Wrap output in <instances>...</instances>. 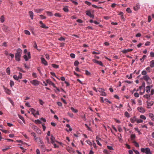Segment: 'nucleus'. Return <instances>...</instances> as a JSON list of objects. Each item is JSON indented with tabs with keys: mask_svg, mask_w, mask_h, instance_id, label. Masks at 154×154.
Instances as JSON below:
<instances>
[{
	"mask_svg": "<svg viewBox=\"0 0 154 154\" xmlns=\"http://www.w3.org/2000/svg\"><path fill=\"white\" fill-rule=\"evenodd\" d=\"M22 53V50L20 48H18L17 50V52L15 53V60L18 61H20V60L21 54Z\"/></svg>",
	"mask_w": 154,
	"mask_h": 154,
	"instance_id": "1",
	"label": "nucleus"
},
{
	"mask_svg": "<svg viewBox=\"0 0 154 154\" xmlns=\"http://www.w3.org/2000/svg\"><path fill=\"white\" fill-rule=\"evenodd\" d=\"M140 150L141 152L145 153L146 154H149L150 153V150L149 148H141Z\"/></svg>",
	"mask_w": 154,
	"mask_h": 154,
	"instance_id": "2",
	"label": "nucleus"
},
{
	"mask_svg": "<svg viewBox=\"0 0 154 154\" xmlns=\"http://www.w3.org/2000/svg\"><path fill=\"white\" fill-rule=\"evenodd\" d=\"M87 16H89L90 17L94 18V15L91 14V12L90 10H87L85 12Z\"/></svg>",
	"mask_w": 154,
	"mask_h": 154,
	"instance_id": "3",
	"label": "nucleus"
},
{
	"mask_svg": "<svg viewBox=\"0 0 154 154\" xmlns=\"http://www.w3.org/2000/svg\"><path fill=\"white\" fill-rule=\"evenodd\" d=\"M19 75L17 76L16 75H14L13 76V78L16 80H18L19 79H21L22 78V74L20 72L19 73Z\"/></svg>",
	"mask_w": 154,
	"mask_h": 154,
	"instance_id": "4",
	"label": "nucleus"
},
{
	"mask_svg": "<svg viewBox=\"0 0 154 154\" xmlns=\"http://www.w3.org/2000/svg\"><path fill=\"white\" fill-rule=\"evenodd\" d=\"M23 57L26 61H27L29 59H30L31 58V55L30 52H28L27 56L26 55H25L23 56Z\"/></svg>",
	"mask_w": 154,
	"mask_h": 154,
	"instance_id": "5",
	"label": "nucleus"
},
{
	"mask_svg": "<svg viewBox=\"0 0 154 154\" xmlns=\"http://www.w3.org/2000/svg\"><path fill=\"white\" fill-rule=\"evenodd\" d=\"M30 82L35 86H37L39 84V82L36 80H34L31 81Z\"/></svg>",
	"mask_w": 154,
	"mask_h": 154,
	"instance_id": "6",
	"label": "nucleus"
},
{
	"mask_svg": "<svg viewBox=\"0 0 154 154\" xmlns=\"http://www.w3.org/2000/svg\"><path fill=\"white\" fill-rule=\"evenodd\" d=\"M95 63H97V64L99 65H100L102 66H103V64L101 61H98L96 59H93L92 60Z\"/></svg>",
	"mask_w": 154,
	"mask_h": 154,
	"instance_id": "7",
	"label": "nucleus"
},
{
	"mask_svg": "<svg viewBox=\"0 0 154 154\" xmlns=\"http://www.w3.org/2000/svg\"><path fill=\"white\" fill-rule=\"evenodd\" d=\"M46 82L48 84L50 85H52L54 88H56L55 84L50 80L47 79L46 80Z\"/></svg>",
	"mask_w": 154,
	"mask_h": 154,
	"instance_id": "8",
	"label": "nucleus"
},
{
	"mask_svg": "<svg viewBox=\"0 0 154 154\" xmlns=\"http://www.w3.org/2000/svg\"><path fill=\"white\" fill-rule=\"evenodd\" d=\"M137 109L140 112L144 113L145 112V109L142 106L138 107Z\"/></svg>",
	"mask_w": 154,
	"mask_h": 154,
	"instance_id": "9",
	"label": "nucleus"
},
{
	"mask_svg": "<svg viewBox=\"0 0 154 154\" xmlns=\"http://www.w3.org/2000/svg\"><path fill=\"white\" fill-rule=\"evenodd\" d=\"M41 59L42 64H44L45 66H47L48 65V63L44 58L41 57Z\"/></svg>",
	"mask_w": 154,
	"mask_h": 154,
	"instance_id": "10",
	"label": "nucleus"
},
{
	"mask_svg": "<svg viewBox=\"0 0 154 154\" xmlns=\"http://www.w3.org/2000/svg\"><path fill=\"white\" fill-rule=\"evenodd\" d=\"M39 23L41 25V27L44 29H48V26H46L44 24L42 21H40L39 22Z\"/></svg>",
	"mask_w": 154,
	"mask_h": 154,
	"instance_id": "11",
	"label": "nucleus"
},
{
	"mask_svg": "<svg viewBox=\"0 0 154 154\" xmlns=\"http://www.w3.org/2000/svg\"><path fill=\"white\" fill-rule=\"evenodd\" d=\"M143 79L146 81L151 80V79L147 75H145L143 76Z\"/></svg>",
	"mask_w": 154,
	"mask_h": 154,
	"instance_id": "12",
	"label": "nucleus"
},
{
	"mask_svg": "<svg viewBox=\"0 0 154 154\" xmlns=\"http://www.w3.org/2000/svg\"><path fill=\"white\" fill-rule=\"evenodd\" d=\"M56 140H55V138L52 135H51V142L52 144H54V143L55 142H56Z\"/></svg>",
	"mask_w": 154,
	"mask_h": 154,
	"instance_id": "13",
	"label": "nucleus"
},
{
	"mask_svg": "<svg viewBox=\"0 0 154 154\" xmlns=\"http://www.w3.org/2000/svg\"><path fill=\"white\" fill-rule=\"evenodd\" d=\"M4 88L6 93L9 95L10 94L11 92V91L8 89L5 88L4 86Z\"/></svg>",
	"mask_w": 154,
	"mask_h": 154,
	"instance_id": "14",
	"label": "nucleus"
},
{
	"mask_svg": "<svg viewBox=\"0 0 154 154\" xmlns=\"http://www.w3.org/2000/svg\"><path fill=\"white\" fill-rule=\"evenodd\" d=\"M29 13L31 19L32 20L33 19V12L31 11H30Z\"/></svg>",
	"mask_w": 154,
	"mask_h": 154,
	"instance_id": "15",
	"label": "nucleus"
},
{
	"mask_svg": "<svg viewBox=\"0 0 154 154\" xmlns=\"http://www.w3.org/2000/svg\"><path fill=\"white\" fill-rule=\"evenodd\" d=\"M131 122L132 123H134L135 121H136V117L135 116H134L133 118H131L130 119Z\"/></svg>",
	"mask_w": 154,
	"mask_h": 154,
	"instance_id": "16",
	"label": "nucleus"
},
{
	"mask_svg": "<svg viewBox=\"0 0 154 154\" xmlns=\"http://www.w3.org/2000/svg\"><path fill=\"white\" fill-rule=\"evenodd\" d=\"M150 86H147L146 88V91L147 93H149L150 91Z\"/></svg>",
	"mask_w": 154,
	"mask_h": 154,
	"instance_id": "17",
	"label": "nucleus"
},
{
	"mask_svg": "<svg viewBox=\"0 0 154 154\" xmlns=\"http://www.w3.org/2000/svg\"><path fill=\"white\" fill-rule=\"evenodd\" d=\"M18 116L19 118L20 119H21L23 121V122L25 124V120H24L23 117L22 116H21L20 115H19V114L18 115Z\"/></svg>",
	"mask_w": 154,
	"mask_h": 154,
	"instance_id": "18",
	"label": "nucleus"
},
{
	"mask_svg": "<svg viewBox=\"0 0 154 154\" xmlns=\"http://www.w3.org/2000/svg\"><path fill=\"white\" fill-rule=\"evenodd\" d=\"M150 95L149 94H146V95H144L143 96V97H145L147 99H150Z\"/></svg>",
	"mask_w": 154,
	"mask_h": 154,
	"instance_id": "19",
	"label": "nucleus"
},
{
	"mask_svg": "<svg viewBox=\"0 0 154 154\" xmlns=\"http://www.w3.org/2000/svg\"><path fill=\"white\" fill-rule=\"evenodd\" d=\"M146 103H147V106H151L153 105L154 103V102L153 101H150L149 102H148V101L146 102Z\"/></svg>",
	"mask_w": 154,
	"mask_h": 154,
	"instance_id": "20",
	"label": "nucleus"
},
{
	"mask_svg": "<svg viewBox=\"0 0 154 154\" xmlns=\"http://www.w3.org/2000/svg\"><path fill=\"white\" fill-rule=\"evenodd\" d=\"M66 127L69 128V130H67L66 129V130L68 131H71L72 130V128L70 127V125L69 124H67L66 125Z\"/></svg>",
	"mask_w": 154,
	"mask_h": 154,
	"instance_id": "21",
	"label": "nucleus"
},
{
	"mask_svg": "<svg viewBox=\"0 0 154 154\" xmlns=\"http://www.w3.org/2000/svg\"><path fill=\"white\" fill-rule=\"evenodd\" d=\"M140 8V6L138 5H137L135 7H134V10L135 11L138 10Z\"/></svg>",
	"mask_w": 154,
	"mask_h": 154,
	"instance_id": "22",
	"label": "nucleus"
},
{
	"mask_svg": "<svg viewBox=\"0 0 154 154\" xmlns=\"http://www.w3.org/2000/svg\"><path fill=\"white\" fill-rule=\"evenodd\" d=\"M150 66L152 68L154 66V60H152L150 62Z\"/></svg>",
	"mask_w": 154,
	"mask_h": 154,
	"instance_id": "23",
	"label": "nucleus"
},
{
	"mask_svg": "<svg viewBox=\"0 0 154 154\" xmlns=\"http://www.w3.org/2000/svg\"><path fill=\"white\" fill-rule=\"evenodd\" d=\"M149 116L151 119L152 120H154V116L152 113H150L149 114Z\"/></svg>",
	"mask_w": 154,
	"mask_h": 154,
	"instance_id": "24",
	"label": "nucleus"
},
{
	"mask_svg": "<svg viewBox=\"0 0 154 154\" xmlns=\"http://www.w3.org/2000/svg\"><path fill=\"white\" fill-rule=\"evenodd\" d=\"M6 72L8 75L10 74V70L9 67H8L6 69Z\"/></svg>",
	"mask_w": 154,
	"mask_h": 154,
	"instance_id": "25",
	"label": "nucleus"
},
{
	"mask_svg": "<svg viewBox=\"0 0 154 154\" xmlns=\"http://www.w3.org/2000/svg\"><path fill=\"white\" fill-rule=\"evenodd\" d=\"M146 55H144L142 58H140V60L141 61V62L143 63L144 61V60L145 58H146Z\"/></svg>",
	"mask_w": 154,
	"mask_h": 154,
	"instance_id": "26",
	"label": "nucleus"
},
{
	"mask_svg": "<svg viewBox=\"0 0 154 154\" xmlns=\"http://www.w3.org/2000/svg\"><path fill=\"white\" fill-rule=\"evenodd\" d=\"M46 12L47 14L49 16H52L53 15V14L51 12L46 11Z\"/></svg>",
	"mask_w": 154,
	"mask_h": 154,
	"instance_id": "27",
	"label": "nucleus"
},
{
	"mask_svg": "<svg viewBox=\"0 0 154 154\" xmlns=\"http://www.w3.org/2000/svg\"><path fill=\"white\" fill-rule=\"evenodd\" d=\"M0 21L1 23H3L5 21V18L3 15L1 16L0 18Z\"/></svg>",
	"mask_w": 154,
	"mask_h": 154,
	"instance_id": "28",
	"label": "nucleus"
},
{
	"mask_svg": "<svg viewBox=\"0 0 154 154\" xmlns=\"http://www.w3.org/2000/svg\"><path fill=\"white\" fill-rule=\"evenodd\" d=\"M71 109L72 111L74 113H77L78 112V110L76 109H75L73 107L71 108Z\"/></svg>",
	"mask_w": 154,
	"mask_h": 154,
	"instance_id": "29",
	"label": "nucleus"
},
{
	"mask_svg": "<svg viewBox=\"0 0 154 154\" xmlns=\"http://www.w3.org/2000/svg\"><path fill=\"white\" fill-rule=\"evenodd\" d=\"M34 122L36 124H40L42 123V122L39 119L35 120Z\"/></svg>",
	"mask_w": 154,
	"mask_h": 154,
	"instance_id": "30",
	"label": "nucleus"
},
{
	"mask_svg": "<svg viewBox=\"0 0 154 154\" xmlns=\"http://www.w3.org/2000/svg\"><path fill=\"white\" fill-rule=\"evenodd\" d=\"M51 65L53 67L55 68H58L59 67V66L58 65H56L55 64H51Z\"/></svg>",
	"mask_w": 154,
	"mask_h": 154,
	"instance_id": "31",
	"label": "nucleus"
},
{
	"mask_svg": "<svg viewBox=\"0 0 154 154\" xmlns=\"http://www.w3.org/2000/svg\"><path fill=\"white\" fill-rule=\"evenodd\" d=\"M125 116L127 118H129L130 117V116L128 113L126 111L125 112Z\"/></svg>",
	"mask_w": 154,
	"mask_h": 154,
	"instance_id": "32",
	"label": "nucleus"
},
{
	"mask_svg": "<svg viewBox=\"0 0 154 154\" xmlns=\"http://www.w3.org/2000/svg\"><path fill=\"white\" fill-rule=\"evenodd\" d=\"M136 136L135 134H132L131 136V140H133L135 138Z\"/></svg>",
	"mask_w": 154,
	"mask_h": 154,
	"instance_id": "33",
	"label": "nucleus"
},
{
	"mask_svg": "<svg viewBox=\"0 0 154 154\" xmlns=\"http://www.w3.org/2000/svg\"><path fill=\"white\" fill-rule=\"evenodd\" d=\"M134 143L135 146L137 147H138L139 146V144L136 141H134L133 142Z\"/></svg>",
	"mask_w": 154,
	"mask_h": 154,
	"instance_id": "34",
	"label": "nucleus"
},
{
	"mask_svg": "<svg viewBox=\"0 0 154 154\" xmlns=\"http://www.w3.org/2000/svg\"><path fill=\"white\" fill-rule=\"evenodd\" d=\"M54 15L55 16L59 17H60L62 16L59 13H56L54 14Z\"/></svg>",
	"mask_w": 154,
	"mask_h": 154,
	"instance_id": "35",
	"label": "nucleus"
},
{
	"mask_svg": "<svg viewBox=\"0 0 154 154\" xmlns=\"http://www.w3.org/2000/svg\"><path fill=\"white\" fill-rule=\"evenodd\" d=\"M79 64V62L78 60L75 61L74 63V65L75 66H78Z\"/></svg>",
	"mask_w": 154,
	"mask_h": 154,
	"instance_id": "36",
	"label": "nucleus"
},
{
	"mask_svg": "<svg viewBox=\"0 0 154 154\" xmlns=\"http://www.w3.org/2000/svg\"><path fill=\"white\" fill-rule=\"evenodd\" d=\"M17 69L18 70L23 73H25L26 72V71L23 70L22 68H20V67H17Z\"/></svg>",
	"mask_w": 154,
	"mask_h": 154,
	"instance_id": "37",
	"label": "nucleus"
},
{
	"mask_svg": "<svg viewBox=\"0 0 154 154\" xmlns=\"http://www.w3.org/2000/svg\"><path fill=\"white\" fill-rule=\"evenodd\" d=\"M92 6L94 8H101V9H103V8L102 7H98V6H97V5H92Z\"/></svg>",
	"mask_w": 154,
	"mask_h": 154,
	"instance_id": "38",
	"label": "nucleus"
},
{
	"mask_svg": "<svg viewBox=\"0 0 154 154\" xmlns=\"http://www.w3.org/2000/svg\"><path fill=\"white\" fill-rule=\"evenodd\" d=\"M24 32H25V33L26 35H30V32L27 30H24Z\"/></svg>",
	"mask_w": 154,
	"mask_h": 154,
	"instance_id": "39",
	"label": "nucleus"
},
{
	"mask_svg": "<svg viewBox=\"0 0 154 154\" xmlns=\"http://www.w3.org/2000/svg\"><path fill=\"white\" fill-rule=\"evenodd\" d=\"M126 11L128 13H131L132 12V11L130 8H127Z\"/></svg>",
	"mask_w": 154,
	"mask_h": 154,
	"instance_id": "40",
	"label": "nucleus"
},
{
	"mask_svg": "<svg viewBox=\"0 0 154 154\" xmlns=\"http://www.w3.org/2000/svg\"><path fill=\"white\" fill-rule=\"evenodd\" d=\"M50 74H51V75H52L53 76H55L59 80H60V79L58 78L55 75V73L54 72H50Z\"/></svg>",
	"mask_w": 154,
	"mask_h": 154,
	"instance_id": "41",
	"label": "nucleus"
},
{
	"mask_svg": "<svg viewBox=\"0 0 154 154\" xmlns=\"http://www.w3.org/2000/svg\"><path fill=\"white\" fill-rule=\"evenodd\" d=\"M134 129L135 131H137L138 132L139 134H142V133L140 132V131L139 130V129L137 128H135Z\"/></svg>",
	"mask_w": 154,
	"mask_h": 154,
	"instance_id": "42",
	"label": "nucleus"
},
{
	"mask_svg": "<svg viewBox=\"0 0 154 154\" xmlns=\"http://www.w3.org/2000/svg\"><path fill=\"white\" fill-rule=\"evenodd\" d=\"M16 142H18V143H20L23 144H26V143H25V142H23L21 140H16Z\"/></svg>",
	"mask_w": 154,
	"mask_h": 154,
	"instance_id": "43",
	"label": "nucleus"
},
{
	"mask_svg": "<svg viewBox=\"0 0 154 154\" xmlns=\"http://www.w3.org/2000/svg\"><path fill=\"white\" fill-rule=\"evenodd\" d=\"M10 85L11 87L13 86L14 85V82L12 80H11L10 82Z\"/></svg>",
	"mask_w": 154,
	"mask_h": 154,
	"instance_id": "44",
	"label": "nucleus"
},
{
	"mask_svg": "<svg viewBox=\"0 0 154 154\" xmlns=\"http://www.w3.org/2000/svg\"><path fill=\"white\" fill-rule=\"evenodd\" d=\"M8 100L13 106H14V103L13 101L10 98H9Z\"/></svg>",
	"mask_w": 154,
	"mask_h": 154,
	"instance_id": "45",
	"label": "nucleus"
},
{
	"mask_svg": "<svg viewBox=\"0 0 154 154\" xmlns=\"http://www.w3.org/2000/svg\"><path fill=\"white\" fill-rule=\"evenodd\" d=\"M85 126L88 128V130L92 131L90 127H89L86 124H85Z\"/></svg>",
	"mask_w": 154,
	"mask_h": 154,
	"instance_id": "46",
	"label": "nucleus"
},
{
	"mask_svg": "<svg viewBox=\"0 0 154 154\" xmlns=\"http://www.w3.org/2000/svg\"><path fill=\"white\" fill-rule=\"evenodd\" d=\"M118 129L119 132H121L122 131L121 127L119 125L118 126Z\"/></svg>",
	"mask_w": 154,
	"mask_h": 154,
	"instance_id": "47",
	"label": "nucleus"
},
{
	"mask_svg": "<svg viewBox=\"0 0 154 154\" xmlns=\"http://www.w3.org/2000/svg\"><path fill=\"white\" fill-rule=\"evenodd\" d=\"M136 121L137 123H141V122H143V121L142 120L139 119L137 120Z\"/></svg>",
	"mask_w": 154,
	"mask_h": 154,
	"instance_id": "48",
	"label": "nucleus"
},
{
	"mask_svg": "<svg viewBox=\"0 0 154 154\" xmlns=\"http://www.w3.org/2000/svg\"><path fill=\"white\" fill-rule=\"evenodd\" d=\"M36 132L38 134H40L41 133V131L38 128L36 130Z\"/></svg>",
	"mask_w": 154,
	"mask_h": 154,
	"instance_id": "49",
	"label": "nucleus"
},
{
	"mask_svg": "<svg viewBox=\"0 0 154 154\" xmlns=\"http://www.w3.org/2000/svg\"><path fill=\"white\" fill-rule=\"evenodd\" d=\"M140 118L144 120H145L146 119V117L144 115H141L140 116Z\"/></svg>",
	"mask_w": 154,
	"mask_h": 154,
	"instance_id": "50",
	"label": "nucleus"
},
{
	"mask_svg": "<svg viewBox=\"0 0 154 154\" xmlns=\"http://www.w3.org/2000/svg\"><path fill=\"white\" fill-rule=\"evenodd\" d=\"M32 128L35 131L38 129V127L34 125L32 126Z\"/></svg>",
	"mask_w": 154,
	"mask_h": 154,
	"instance_id": "51",
	"label": "nucleus"
},
{
	"mask_svg": "<svg viewBox=\"0 0 154 154\" xmlns=\"http://www.w3.org/2000/svg\"><path fill=\"white\" fill-rule=\"evenodd\" d=\"M63 10L65 12H69V9L67 8H63Z\"/></svg>",
	"mask_w": 154,
	"mask_h": 154,
	"instance_id": "52",
	"label": "nucleus"
},
{
	"mask_svg": "<svg viewBox=\"0 0 154 154\" xmlns=\"http://www.w3.org/2000/svg\"><path fill=\"white\" fill-rule=\"evenodd\" d=\"M86 142H87V143L89 144V145H90L91 146L92 145V143L90 141V140H86Z\"/></svg>",
	"mask_w": 154,
	"mask_h": 154,
	"instance_id": "53",
	"label": "nucleus"
},
{
	"mask_svg": "<svg viewBox=\"0 0 154 154\" xmlns=\"http://www.w3.org/2000/svg\"><path fill=\"white\" fill-rule=\"evenodd\" d=\"M85 74L87 75H91V73L89 72L88 70H85Z\"/></svg>",
	"mask_w": 154,
	"mask_h": 154,
	"instance_id": "54",
	"label": "nucleus"
},
{
	"mask_svg": "<svg viewBox=\"0 0 154 154\" xmlns=\"http://www.w3.org/2000/svg\"><path fill=\"white\" fill-rule=\"evenodd\" d=\"M42 126L43 127V130L45 131L46 129V127L45 126V124L44 123H43L42 124Z\"/></svg>",
	"mask_w": 154,
	"mask_h": 154,
	"instance_id": "55",
	"label": "nucleus"
},
{
	"mask_svg": "<svg viewBox=\"0 0 154 154\" xmlns=\"http://www.w3.org/2000/svg\"><path fill=\"white\" fill-rule=\"evenodd\" d=\"M30 111L32 112V114H33L35 112V110L33 108H31Z\"/></svg>",
	"mask_w": 154,
	"mask_h": 154,
	"instance_id": "56",
	"label": "nucleus"
},
{
	"mask_svg": "<svg viewBox=\"0 0 154 154\" xmlns=\"http://www.w3.org/2000/svg\"><path fill=\"white\" fill-rule=\"evenodd\" d=\"M85 4H87L88 6H90L91 5V2L87 1H85Z\"/></svg>",
	"mask_w": 154,
	"mask_h": 154,
	"instance_id": "57",
	"label": "nucleus"
},
{
	"mask_svg": "<svg viewBox=\"0 0 154 154\" xmlns=\"http://www.w3.org/2000/svg\"><path fill=\"white\" fill-rule=\"evenodd\" d=\"M41 149L42 150L45 151V146L44 144L42 145L41 146Z\"/></svg>",
	"mask_w": 154,
	"mask_h": 154,
	"instance_id": "58",
	"label": "nucleus"
},
{
	"mask_svg": "<svg viewBox=\"0 0 154 154\" xmlns=\"http://www.w3.org/2000/svg\"><path fill=\"white\" fill-rule=\"evenodd\" d=\"M134 96L136 97H139V94L137 92L135 93L134 94Z\"/></svg>",
	"mask_w": 154,
	"mask_h": 154,
	"instance_id": "59",
	"label": "nucleus"
},
{
	"mask_svg": "<svg viewBox=\"0 0 154 154\" xmlns=\"http://www.w3.org/2000/svg\"><path fill=\"white\" fill-rule=\"evenodd\" d=\"M40 17L42 19H45L46 18V17L43 15H40Z\"/></svg>",
	"mask_w": 154,
	"mask_h": 154,
	"instance_id": "60",
	"label": "nucleus"
},
{
	"mask_svg": "<svg viewBox=\"0 0 154 154\" xmlns=\"http://www.w3.org/2000/svg\"><path fill=\"white\" fill-rule=\"evenodd\" d=\"M107 147L108 149L109 150H114L113 147L111 146H107Z\"/></svg>",
	"mask_w": 154,
	"mask_h": 154,
	"instance_id": "61",
	"label": "nucleus"
},
{
	"mask_svg": "<svg viewBox=\"0 0 154 154\" xmlns=\"http://www.w3.org/2000/svg\"><path fill=\"white\" fill-rule=\"evenodd\" d=\"M146 72L145 70H143L142 72V74L143 75H145L146 74Z\"/></svg>",
	"mask_w": 154,
	"mask_h": 154,
	"instance_id": "62",
	"label": "nucleus"
},
{
	"mask_svg": "<svg viewBox=\"0 0 154 154\" xmlns=\"http://www.w3.org/2000/svg\"><path fill=\"white\" fill-rule=\"evenodd\" d=\"M9 55L10 56H11V60H12L14 57V54H13L10 53L9 54Z\"/></svg>",
	"mask_w": 154,
	"mask_h": 154,
	"instance_id": "63",
	"label": "nucleus"
},
{
	"mask_svg": "<svg viewBox=\"0 0 154 154\" xmlns=\"http://www.w3.org/2000/svg\"><path fill=\"white\" fill-rule=\"evenodd\" d=\"M150 56L152 57H154V53L153 52H151L150 53Z\"/></svg>",
	"mask_w": 154,
	"mask_h": 154,
	"instance_id": "64",
	"label": "nucleus"
}]
</instances>
